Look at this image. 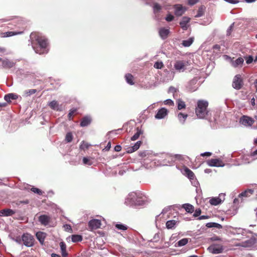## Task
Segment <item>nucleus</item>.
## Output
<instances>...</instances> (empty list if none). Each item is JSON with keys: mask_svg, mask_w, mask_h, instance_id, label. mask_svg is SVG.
I'll return each instance as SVG.
<instances>
[{"mask_svg": "<svg viewBox=\"0 0 257 257\" xmlns=\"http://www.w3.org/2000/svg\"><path fill=\"white\" fill-rule=\"evenodd\" d=\"M207 164L212 167H222L224 166L223 162L219 159H211L207 161Z\"/></svg>", "mask_w": 257, "mask_h": 257, "instance_id": "obj_10", "label": "nucleus"}, {"mask_svg": "<svg viewBox=\"0 0 257 257\" xmlns=\"http://www.w3.org/2000/svg\"><path fill=\"white\" fill-rule=\"evenodd\" d=\"M208 102L205 100H199L195 108V114L198 118L207 119L209 114L208 109Z\"/></svg>", "mask_w": 257, "mask_h": 257, "instance_id": "obj_2", "label": "nucleus"}, {"mask_svg": "<svg viewBox=\"0 0 257 257\" xmlns=\"http://www.w3.org/2000/svg\"><path fill=\"white\" fill-rule=\"evenodd\" d=\"M51 218L47 215H41L39 217V222L44 225H47L50 221Z\"/></svg>", "mask_w": 257, "mask_h": 257, "instance_id": "obj_16", "label": "nucleus"}, {"mask_svg": "<svg viewBox=\"0 0 257 257\" xmlns=\"http://www.w3.org/2000/svg\"><path fill=\"white\" fill-rule=\"evenodd\" d=\"M31 190L32 192H34L35 193H37V194H38L39 195H42V191L40 189H39L38 188H35V187H32V188H31Z\"/></svg>", "mask_w": 257, "mask_h": 257, "instance_id": "obj_49", "label": "nucleus"}, {"mask_svg": "<svg viewBox=\"0 0 257 257\" xmlns=\"http://www.w3.org/2000/svg\"><path fill=\"white\" fill-rule=\"evenodd\" d=\"M22 240L23 244L27 247H32L34 245L35 238L30 233H24L22 236Z\"/></svg>", "mask_w": 257, "mask_h": 257, "instance_id": "obj_4", "label": "nucleus"}, {"mask_svg": "<svg viewBox=\"0 0 257 257\" xmlns=\"http://www.w3.org/2000/svg\"><path fill=\"white\" fill-rule=\"evenodd\" d=\"M183 174L190 180H193L195 178L194 173L190 169L185 166H184L183 168Z\"/></svg>", "mask_w": 257, "mask_h": 257, "instance_id": "obj_14", "label": "nucleus"}, {"mask_svg": "<svg viewBox=\"0 0 257 257\" xmlns=\"http://www.w3.org/2000/svg\"><path fill=\"white\" fill-rule=\"evenodd\" d=\"M2 67L5 69H11L16 65V62L8 59H3Z\"/></svg>", "mask_w": 257, "mask_h": 257, "instance_id": "obj_9", "label": "nucleus"}, {"mask_svg": "<svg viewBox=\"0 0 257 257\" xmlns=\"http://www.w3.org/2000/svg\"><path fill=\"white\" fill-rule=\"evenodd\" d=\"M208 218H209V216H208L201 215V216H199V217L198 218V219L199 220H202V219H208Z\"/></svg>", "mask_w": 257, "mask_h": 257, "instance_id": "obj_57", "label": "nucleus"}, {"mask_svg": "<svg viewBox=\"0 0 257 257\" xmlns=\"http://www.w3.org/2000/svg\"><path fill=\"white\" fill-rule=\"evenodd\" d=\"M36 236L40 243L41 244H43L45 239L46 237V233L42 231H39L36 233Z\"/></svg>", "mask_w": 257, "mask_h": 257, "instance_id": "obj_21", "label": "nucleus"}, {"mask_svg": "<svg viewBox=\"0 0 257 257\" xmlns=\"http://www.w3.org/2000/svg\"><path fill=\"white\" fill-rule=\"evenodd\" d=\"M60 246L61 250V254L63 257H66L68 255V253L66 251V244L62 241L60 243Z\"/></svg>", "mask_w": 257, "mask_h": 257, "instance_id": "obj_24", "label": "nucleus"}, {"mask_svg": "<svg viewBox=\"0 0 257 257\" xmlns=\"http://www.w3.org/2000/svg\"><path fill=\"white\" fill-rule=\"evenodd\" d=\"M194 41V38L191 37L189 38L187 40H184L182 42V45L184 47H189L193 42Z\"/></svg>", "mask_w": 257, "mask_h": 257, "instance_id": "obj_36", "label": "nucleus"}, {"mask_svg": "<svg viewBox=\"0 0 257 257\" xmlns=\"http://www.w3.org/2000/svg\"><path fill=\"white\" fill-rule=\"evenodd\" d=\"M222 202V200L219 197H214L212 198L210 200V203L213 205H217L220 204Z\"/></svg>", "mask_w": 257, "mask_h": 257, "instance_id": "obj_31", "label": "nucleus"}, {"mask_svg": "<svg viewBox=\"0 0 257 257\" xmlns=\"http://www.w3.org/2000/svg\"><path fill=\"white\" fill-rule=\"evenodd\" d=\"M187 117H188L187 114L183 113L182 112H179L178 114V118L179 120L180 121V122L182 124L184 123Z\"/></svg>", "mask_w": 257, "mask_h": 257, "instance_id": "obj_27", "label": "nucleus"}, {"mask_svg": "<svg viewBox=\"0 0 257 257\" xmlns=\"http://www.w3.org/2000/svg\"><path fill=\"white\" fill-rule=\"evenodd\" d=\"M174 19V17L171 15V14H168L167 15L166 18H165V20L167 21V22H171L172 21H173Z\"/></svg>", "mask_w": 257, "mask_h": 257, "instance_id": "obj_50", "label": "nucleus"}, {"mask_svg": "<svg viewBox=\"0 0 257 257\" xmlns=\"http://www.w3.org/2000/svg\"><path fill=\"white\" fill-rule=\"evenodd\" d=\"M169 91L172 92H176L177 90L175 88L173 87H170L169 88Z\"/></svg>", "mask_w": 257, "mask_h": 257, "instance_id": "obj_59", "label": "nucleus"}, {"mask_svg": "<svg viewBox=\"0 0 257 257\" xmlns=\"http://www.w3.org/2000/svg\"><path fill=\"white\" fill-rule=\"evenodd\" d=\"M177 221L175 220H171L167 221L166 224V227L168 229L173 228L176 224Z\"/></svg>", "mask_w": 257, "mask_h": 257, "instance_id": "obj_33", "label": "nucleus"}, {"mask_svg": "<svg viewBox=\"0 0 257 257\" xmlns=\"http://www.w3.org/2000/svg\"><path fill=\"white\" fill-rule=\"evenodd\" d=\"M174 7L175 9V15L176 16H182L186 11V9L183 7L182 6L180 5H174Z\"/></svg>", "mask_w": 257, "mask_h": 257, "instance_id": "obj_12", "label": "nucleus"}, {"mask_svg": "<svg viewBox=\"0 0 257 257\" xmlns=\"http://www.w3.org/2000/svg\"><path fill=\"white\" fill-rule=\"evenodd\" d=\"M183 208L189 213H192L194 211V207L190 204H185L182 206Z\"/></svg>", "mask_w": 257, "mask_h": 257, "instance_id": "obj_29", "label": "nucleus"}, {"mask_svg": "<svg viewBox=\"0 0 257 257\" xmlns=\"http://www.w3.org/2000/svg\"><path fill=\"white\" fill-rule=\"evenodd\" d=\"M51 257H61L59 254L56 253H52Z\"/></svg>", "mask_w": 257, "mask_h": 257, "instance_id": "obj_64", "label": "nucleus"}, {"mask_svg": "<svg viewBox=\"0 0 257 257\" xmlns=\"http://www.w3.org/2000/svg\"><path fill=\"white\" fill-rule=\"evenodd\" d=\"M211 155H212V153L210 152H205V153L201 154L200 155H201V156H202V157H210L211 156Z\"/></svg>", "mask_w": 257, "mask_h": 257, "instance_id": "obj_55", "label": "nucleus"}, {"mask_svg": "<svg viewBox=\"0 0 257 257\" xmlns=\"http://www.w3.org/2000/svg\"><path fill=\"white\" fill-rule=\"evenodd\" d=\"M153 8L154 12L157 13L161 10L162 7L159 4L155 3L154 5Z\"/></svg>", "mask_w": 257, "mask_h": 257, "instance_id": "obj_44", "label": "nucleus"}, {"mask_svg": "<svg viewBox=\"0 0 257 257\" xmlns=\"http://www.w3.org/2000/svg\"><path fill=\"white\" fill-rule=\"evenodd\" d=\"M243 62V59L241 57H239L235 61L232 62V65L234 67L241 66Z\"/></svg>", "mask_w": 257, "mask_h": 257, "instance_id": "obj_25", "label": "nucleus"}, {"mask_svg": "<svg viewBox=\"0 0 257 257\" xmlns=\"http://www.w3.org/2000/svg\"><path fill=\"white\" fill-rule=\"evenodd\" d=\"M15 212L11 209L7 208L0 211L1 216H9L14 215Z\"/></svg>", "mask_w": 257, "mask_h": 257, "instance_id": "obj_19", "label": "nucleus"}, {"mask_svg": "<svg viewBox=\"0 0 257 257\" xmlns=\"http://www.w3.org/2000/svg\"><path fill=\"white\" fill-rule=\"evenodd\" d=\"M83 163L85 165H91L92 164V161L88 158L84 157L83 158Z\"/></svg>", "mask_w": 257, "mask_h": 257, "instance_id": "obj_48", "label": "nucleus"}, {"mask_svg": "<svg viewBox=\"0 0 257 257\" xmlns=\"http://www.w3.org/2000/svg\"><path fill=\"white\" fill-rule=\"evenodd\" d=\"M29 203V200H26L25 201H20L19 204H27Z\"/></svg>", "mask_w": 257, "mask_h": 257, "instance_id": "obj_60", "label": "nucleus"}, {"mask_svg": "<svg viewBox=\"0 0 257 257\" xmlns=\"http://www.w3.org/2000/svg\"><path fill=\"white\" fill-rule=\"evenodd\" d=\"M72 241L74 242L81 241L82 240V236L78 234H74L72 235Z\"/></svg>", "mask_w": 257, "mask_h": 257, "instance_id": "obj_38", "label": "nucleus"}, {"mask_svg": "<svg viewBox=\"0 0 257 257\" xmlns=\"http://www.w3.org/2000/svg\"><path fill=\"white\" fill-rule=\"evenodd\" d=\"M111 148V143L110 142H109L107 144V146L105 148V150L106 151H108Z\"/></svg>", "mask_w": 257, "mask_h": 257, "instance_id": "obj_58", "label": "nucleus"}, {"mask_svg": "<svg viewBox=\"0 0 257 257\" xmlns=\"http://www.w3.org/2000/svg\"><path fill=\"white\" fill-rule=\"evenodd\" d=\"M198 1V0H188V4L190 6H193L197 4Z\"/></svg>", "mask_w": 257, "mask_h": 257, "instance_id": "obj_52", "label": "nucleus"}, {"mask_svg": "<svg viewBox=\"0 0 257 257\" xmlns=\"http://www.w3.org/2000/svg\"><path fill=\"white\" fill-rule=\"evenodd\" d=\"M164 103L165 104L169 105L170 106H172L174 105L173 101L170 99H167L166 100H165Z\"/></svg>", "mask_w": 257, "mask_h": 257, "instance_id": "obj_51", "label": "nucleus"}, {"mask_svg": "<svg viewBox=\"0 0 257 257\" xmlns=\"http://www.w3.org/2000/svg\"><path fill=\"white\" fill-rule=\"evenodd\" d=\"M76 109H71L68 114V119L71 120H72L73 119V116L74 115V114L76 112Z\"/></svg>", "mask_w": 257, "mask_h": 257, "instance_id": "obj_43", "label": "nucleus"}, {"mask_svg": "<svg viewBox=\"0 0 257 257\" xmlns=\"http://www.w3.org/2000/svg\"><path fill=\"white\" fill-rule=\"evenodd\" d=\"M141 144V141H138L133 147L129 148V150H128L127 152L130 153L137 151L140 148Z\"/></svg>", "mask_w": 257, "mask_h": 257, "instance_id": "obj_28", "label": "nucleus"}, {"mask_svg": "<svg viewBox=\"0 0 257 257\" xmlns=\"http://www.w3.org/2000/svg\"><path fill=\"white\" fill-rule=\"evenodd\" d=\"M101 221L99 219H92L89 221L88 227L90 230L99 228L101 226Z\"/></svg>", "mask_w": 257, "mask_h": 257, "instance_id": "obj_7", "label": "nucleus"}, {"mask_svg": "<svg viewBox=\"0 0 257 257\" xmlns=\"http://www.w3.org/2000/svg\"><path fill=\"white\" fill-rule=\"evenodd\" d=\"M90 146V144H89L87 142L83 141L81 143L79 148L81 150H85L88 149Z\"/></svg>", "mask_w": 257, "mask_h": 257, "instance_id": "obj_40", "label": "nucleus"}, {"mask_svg": "<svg viewBox=\"0 0 257 257\" xmlns=\"http://www.w3.org/2000/svg\"><path fill=\"white\" fill-rule=\"evenodd\" d=\"M91 122V118L90 116H86L83 117L80 122V126L84 127L88 125Z\"/></svg>", "mask_w": 257, "mask_h": 257, "instance_id": "obj_22", "label": "nucleus"}, {"mask_svg": "<svg viewBox=\"0 0 257 257\" xmlns=\"http://www.w3.org/2000/svg\"><path fill=\"white\" fill-rule=\"evenodd\" d=\"M188 242V238H183L181 240H180L178 242V245L179 246H182L183 245H186Z\"/></svg>", "mask_w": 257, "mask_h": 257, "instance_id": "obj_41", "label": "nucleus"}, {"mask_svg": "<svg viewBox=\"0 0 257 257\" xmlns=\"http://www.w3.org/2000/svg\"><path fill=\"white\" fill-rule=\"evenodd\" d=\"M250 102H251V104L252 106H255V98L254 97L251 98Z\"/></svg>", "mask_w": 257, "mask_h": 257, "instance_id": "obj_62", "label": "nucleus"}, {"mask_svg": "<svg viewBox=\"0 0 257 257\" xmlns=\"http://www.w3.org/2000/svg\"><path fill=\"white\" fill-rule=\"evenodd\" d=\"M239 122L244 125L251 126L253 123L254 120L249 116L243 115L240 118Z\"/></svg>", "mask_w": 257, "mask_h": 257, "instance_id": "obj_8", "label": "nucleus"}, {"mask_svg": "<svg viewBox=\"0 0 257 257\" xmlns=\"http://www.w3.org/2000/svg\"><path fill=\"white\" fill-rule=\"evenodd\" d=\"M32 47L36 53L44 54L48 52V39L38 32H32L30 35Z\"/></svg>", "mask_w": 257, "mask_h": 257, "instance_id": "obj_1", "label": "nucleus"}, {"mask_svg": "<svg viewBox=\"0 0 257 257\" xmlns=\"http://www.w3.org/2000/svg\"><path fill=\"white\" fill-rule=\"evenodd\" d=\"M23 33V31H16V32H13V31H10L7 32H4L2 33L1 34V37L5 38V37H9L17 35H20Z\"/></svg>", "mask_w": 257, "mask_h": 257, "instance_id": "obj_20", "label": "nucleus"}, {"mask_svg": "<svg viewBox=\"0 0 257 257\" xmlns=\"http://www.w3.org/2000/svg\"><path fill=\"white\" fill-rule=\"evenodd\" d=\"M185 64L183 61L178 60L174 64V68L179 71H184L185 70Z\"/></svg>", "mask_w": 257, "mask_h": 257, "instance_id": "obj_13", "label": "nucleus"}, {"mask_svg": "<svg viewBox=\"0 0 257 257\" xmlns=\"http://www.w3.org/2000/svg\"><path fill=\"white\" fill-rule=\"evenodd\" d=\"M140 194H138L136 192H132L129 194L127 201L129 202V204L131 206H141L144 204V201L142 197H139Z\"/></svg>", "mask_w": 257, "mask_h": 257, "instance_id": "obj_3", "label": "nucleus"}, {"mask_svg": "<svg viewBox=\"0 0 257 257\" xmlns=\"http://www.w3.org/2000/svg\"><path fill=\"white\" fill-rule=\"evenodd\" d=\"M232 85L235 89L239 90L241 89L243 86V81L240 75L238 74L234 77Z\"/></svg>", "mask_w": 257, "mask_h": 257, "instance_id": "obj_6", "label": "nucleus"}, {"mask_svg": "<svg viewBox=\"0 0 257 257\" xmlns=\"http://www.w3.org/2000/svg\"><path fill=\"white\" fill-rule=\"evenodd\" d=\"M251 155L252 156H255L257 155V149L255 151L252 152Z\"/></svg>", "mask_w": 257, "mask_h": 257, "instance_id": "obj_63", "label": "nucleus"}, {"mask_svg": "<svg viewBox=\"0 0 257 257\" xmlns=\"http://www.w3.org/2000/svg\"><path fill=\"white\" fill-rule=\"evenodd\" d=\"M37 91V90L35 89L27 90L24 92L23 96L25 97L30 96L31 95L35 93Z\"/></svg>", "mask_w": 257, "mask_h": 257, "instance_id": "obj_37", "label": "nucleus"}, {"mask_svg": "<svg viewBox=\"0 0 257 257\" xmlns=\"http://www.w3.org/2000/svg\"><path fill=\"white\" fill-rule=\"evenodd\" d=\"M121 150V147L120 145H116L114 148V150L116 152H119Z\"/></svg>", "mask_w": 257, "mask_h": 257, "instance_id": "obj_56", "label": "nucleus"}, {"mask_svg": "<svg viewBox=\"0 0 257 257\" xmlns=\"http://www.w3.org/2000/svg\"><path fill=\"white\" fill-rule=\"evenodd\" d=\"M136 130H137V132L131 138V140H132V141L137 140L140 137V135L143 134V132L141 131V130L139 129V127H137Z\"/></svg>", "mask_w": 257, "mask_h": 257, "instance_id": "obj_35", "label": "nucleus"}, {"mask_svg": "<svg viewBox=\"0 0 257 257\" xmlns=\"http://www.w3.org/2000/svg\"><path fill=\"white\" fill-rule=\"evenodd\" d=\"M115 227L119 230H125L127 228L125 225H124L123 224H116L115 225Z\"/></svg>", "mask_w": 257, "mask_h": 257, "instance_id": "obj_47", "label": "nucleus"}, {"mask_svg": "<svg viewBox=\"0 0 257 257\" xmlns=\"http://www.w3.org/2000/svg\"><path fill=\"white\" fill-rule=\"evenodd\" d=\"M253 60V58L252 56H249L246 59V62L247 64L251 63Z\"/></svg>", "mask_w": 257, "mask_h": 257, "instance_id": "obj_53", "label": "nucleus"}, {"mask_svg": "<svg viewBox=\"0 0 257 257\" xmlns=\"http://www.w3.org/2000/svg\"><path fill=\"white\" fill-rule=\"evenodd\" d=\"M206 226L208 228L215 227L218 229L222 228V226L221 224L215 222L207 223Z\"/></svg>", "mask_w": 257, "mask_h": 257, "instance_id": "obj_34", "label": "nucleus"}, {"mask_svg": "<svg viewBox=\"0 0 257 257\" xmlns=\"http://www.w3.org/2000/svg\"><path fill=\"white\" fill-rule=\"evenodd\" d=\"M125 78L126 82L130 85L134 84V76L130 73L126 74Z\"/></svg>", "mask_w": 257, "mask_h": 257, "instance_id": "obj_30", "label": "nucleus"}, {"mask_svg": "<svg viewBox=\"0 0 257 257\" xmlns=\"http://www.w3.org/2000/svg\"><path fill=\"white\" fill-rule=\"evenodd\" d=\"M255 243L254 239L250 238L245 241L237 243L235 246H241L243 247H250Z\"/></svg>", "mask_w": 257, "mask_h": 257, "instance_id": "obj_11", "label": "nucleus"}, {"mask_svg": "<svg viewBox=\"0 0 257 257\" xmlns=\"http://www.w3.org/2000/svg\"><path fill=\"white\" fill-rule=\"evenodd\" d=\"M154 67L156 69H162L164 67V64L162 62H156L154 65Z\"/></svg>", "mask_w": 257, "mask_h": 257, "instance_id": "obj_45", "label": "nucleus"}, {"mask_svg": "<svg viewBox=\"0 0 257 257\" xmlns=\"http://www.w3.org/2000/svg\"><path fill=\"white\" fill-rule=\"evenodd\" d=\"M18 98V96L17 94L14 93H9L5 96V100L8 102H11V100H16Z\"/></svg>", "mask_w": 257, "mask_h": 257, "instance_id": "obj_23", "label": "nucleus"}, {"mask_svg": "<svg viewBox=\"0 0 257 257\" xmlns=\"http://www.w3.org/2000/svg\"><path fill=\"white\" fill-rule=\"evenodd\" d=\"M49 106L53 109L58 110L59 104L57 101L53 100L49 103Z\"/></svg>", "mask_w": 257, "mask_h": 257, "instance_id": "obj_39", "label": "nucleus"}, {"mask_svg": "<svg viewBox=\"0 0 257 257\" xmlns=\"http://www.w3.org/2000/svg\"><path fill=\"white\" fill-rule=\"evenodd\" d=\"M253 192H254L253 190L250 189H248L245 190L244 191L242 192L241 193H240L238 196H239V197H248V196H250L251 195H252L253 194Z\"/></svg>", "mask_w": 257, "mask_h": 257, "instance_id": "obj_26", "label": "nucleus"}, {"mask_svg": "<svg viewBox=\"0 0 257 257\" xmlns=\"http://www.w3.org/2000/svg\"><path fill=\"white\" fill-rule=\"evenodd\" d=\"M201 213V211L200 209H196L195 210V212L193 216L194 217H198L200 215Z\"/></svg>", "mask_w": 257, "mask_h": 257, "instance_id": "obj_54", "label": "nucleus"}, {"mask_svg": "<svg viewBox=\"0 0 257 257\" xmlns=\"http://www.w3.org/2000/svg\"><path fill=\"white\" fill-rule=\"evenodd\" d=\"M167 109L165 108H162L158 111L157 113L155 115V117L157 119L163 118L167 115Z\"/></svg>", "mask_w": 257, "mask_h": 257, "instance_id": "obj_15", "label": "nucleus"}, {"mask_svg": "<svg viewBox=\"0 0 257 257\" xmlns=\"http://www.w3.org/2000/svg\"><path fill=\"white\" fill-rule=\"evenodd\" d=\"M190 21V18L187 17H183L182 21L180 22V25L183 30H187L188 28V24L189 23Z\"/></svg>", "mask_w": 257, "mask_h": 257, "instance_id": "obj_18", "label": "nucleus"}, {"mask_svg": "<svg viewBox=\"0 0 257 257\" xmlns=\"http://www.w3.org/2000/svg\"><path fill=\"white\" fill-rule=\"evenodd\" d=\"M175 158L179 160H181L183 159V157L181 155H176L175 156Z\"/></svg>", "mask_w": 257, "mask_h": 257, "instance_id": "obj_61", "label": "nucleus"}, {"mask_svg": "<svg viewBox=\"0 0 257 257\" xmlns=\"http://www.w3.org/2000/svg\"><path fill=\"white\" fill-rule=\"evenodd\" d=\"M204 14V9L203 7H201L199 8L197 14L195 16L196 17H200L203 16Z\"/></svg>", "mask_w": 257, "mask_h": 257, "instance_id": "obj_46", "label": "nucleus"}, {"mask_svg": "<svg viewBox=\"0 0 257 257\" xmlns=\"http://www.w3.org/2000/svg\"><path fill=\"white\" fill-rule=\"evenodd\" d=\"M73 136L71 133H68L65 137V140L68 143H70L72 141Z\"/></svg>", "mask_w": 257, "mask_h": 257, "instance_id": "obj_42", "label": "nucleus"}, {"mask_svg": "<svg viewBox=\"0 0 257 257\" xmlns=\"http://www.w3.org/2000/svg\"><path fill=\"white\" fill-rule=\"evenodd\" d=\"M207 249L212 253L218 254L223 252L224 247L221 244L213 243L208 247Z\"/></svg>", "mask_w": 257, "mask_h": 257, "instance_id": "obj_5", "label": "nucleus"}, {"mask_svg": "<svg viewBox=\"0 0 257 257\" xmlns=\"http://www.w3.org/2000/svg\"><path fill=\"white\" fill-rule=\"evenodd\" d=\"M159 35L163 39H166L170 33V30L168 28H161L159 29Z\"/></svg>", "mask_w": 257, "mask_h": 257, "instance_id": "obj_17", "label": "nucleus"}, {"mask_svg": "<svg viewBox=\"0 0 257 257\" xmlns=\"http://www.w3.org/2000/svg\"><path fill=\"white\" fill-rule=\"evenodd\" d=\"M177 107L179 110H181L186 108L185 102L182 100L179 99L177 100Z\"/></svg>", "mask_w": 257, "mask_h": 257, "instance_id": "obj_32", "label": "nucleus"}]
</instances>
